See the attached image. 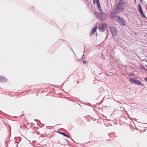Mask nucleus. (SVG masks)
Here are the masks:
<instances>
[{
	"label": "nucleus",
	"mask_w": 147,
	"mask_h": 147,
	"mask_svg": "<svg viewBox=\"0 0 147 147\" xmlns=\"http://www.w3.org/2000/svg\"><path fill=\"white\" fill-rule=\"evenodd\" d=\"M109 29L112 32L113 34H115L116 33V31L115 28L113 27H110Z\"/></svg>",
	"instance_id": "8"
},
{
	"label": "nucleus",
	"mask_w": 147,
	"mask_h": 147,
	"mask_svg": "<svg viewBox=\"0 0 147 147\" xmlns=\"http://www.w3.org/2000/svg\"><path fill=\"white\" fill-rule=\"evenodd\" d=\"M58 132L59 134L62 135H63L64 136H65V137H67V138H71V137L70 136H69L66 135V134H65L63 132H60V131H58Z\"/></svg>",
	"instance_id": "11"
},
{
	"label": "nucleus",
	"mask_w": 147,
	"mask_h": 147,
	"mask_svg": "<svg viewBox=\"0 0 147 147\" xmlns=\"http://www.w3.org/2000/svg\"><path fill=\"white\" fill-rule=\"evenodd\" d=\"M138 10L140 13H141V12H143L141 5L140 4H139L138 5Z\"/></svg>",
	"instance_id": "10"
},
{
	"label": "nucleus",
	"mask_w": 147,
	"mask_h": 147,
	"mask_svg": "<svg viewBox=\"0 0 147 147\" xmlns=\"http://www.w3.org/2000/svg\"><path fill=\"white\" fill-rule=\"evenodd\" d=\"M70 138L71 139V140H72L73 142H74V140H73V139L72 138Z\"/></svg>",
	"instance_id": "18"
},
{
	"label": "nucleus",
	"mask_w": 147,
	"mask_h": 147,
	"mask_svg": "<svg viewBox=\"0 0 147 147\" xmlns=\"http://www.w3.org/2000/svg\"><path fill=\"white\" fill-rule=\"evenodd\" d=\"M97 1H98V3H96V4H97V6L98 7V9L100 11H102V10H101V9L100 8V3H99V0H97Z\"/></svg>",
	"instance_id": "12"
},
{
	"label": "nucleus",
	"mask_w": 147,
	"mask_h": 147,
	"mask_svg": "<svg viewBox=\"0 0 147 147\" xmlns=\"http://www.w3.org/2000/svg\"><path fill=\"white\" fill-rule=\"evenodd\" d=\"M96 30V28L95 27H94L92 30L90 32V35H93L94 33L95 32V31Z\"/></svg>",
	"instance_id": "9"
},
{
	"label": "nucleus",
	"mask_w": 147,
	"mask_h": 147,
	"mask_svg": "<svg viewBox=\"0 0 147 147\" xmlns=\"http://www.w3.org/2000/svg\"><path fill=\"white\" fill-rule=\"evenodd\" d=\"M144 79L145 80L147 81V78H144Z\"/></svg>",
	"instance_id": "17"
},
{
	"label": "nucleus",
	"mask_w": 147,
	"mask_h": 147,
	"mask_svg": "<svg viewBox=\"0 0 147 147\" xmlns=\"http://www.w3.org/2000/svg\"><path fill=\"white\" fill-rule=\"evenodd\" d=\"M127 4L126 1L123 0H119L115 8V12L116 14L123 12L124 10V6Z\"/></svg>",
	"instance_id": "1"
},
{
	"label": "nucleus",
	"mask_w": 147,
	"mask_h": 147,
	"mask_svg": "<svg viewBox=\"0 0 147 147\" xmlns=\"http://www.w3.org/2000/svg\"><path fill=\"white\" fill-rule=\"evenodd\" d=\"M136 84H137L141 86H143L144 85L142 84V83L140 82L139 80H138L137 81Z\"/></svg>",
	"instance_id": "13"
},
{
	"label": "nucleus",
	"mask_w": 147,
	"mask_h": 147,
	"mask_svg": "<svg viewBox=\"0 0 147 147\" xmlns=\"http://www.w3.org/2000/svg\"><path fill=\"white\" fill-rule=\"evenodd\" d=\"M146 9L147 10V7H146Z\"/></svg>",
	"instance_id": "20"
},
{
	"label": "nucleus",
	"mask_w": 147,
	"mask_h": 147,
	"mask_svg": "<svg viewBox=\"0 0 147 147\" xmlns=\"http://www.w3.org/2000/svg\"><path fill=\"white\" fill-rule=\"evenodd\" d=\"M93 0V3L94 4L96 3H98V1H97V0Z\"/></svg>",
	"instance_id": "15"
},
{
	"label": "nucleus",
	"mask_w": 147,
	"mask_h": 147,
	"mask_svg": "<svg viewBox=\"0 0 147 147\" xmlns=\"http://www.w3.org/2000/svg\"><path fill=\"white\" fill-rule=\"evenodd\" d=\"M111 13L110 16V18L111 20H115L117 21V19H118L119 16L116 15V13Z\"/></svg>",
	"instance_id": "5"
},
{
	"label": "nucleus",
	"mask_w": 147,
	"mask_h": 147,
	"mask_svg": "<svg viewBox=\"0 0 147 147\" xmlns=\"http://www.w3.org/2000/svg\"><path fill=\"white\" fill-rule=\"evenodd\" d=\"M138 80H137L135 78H130L129 79V81L132 84H136Z\"/></svg>",
	"instance_id": "6"
},
{
	"label": "nucleus",
	"mask_w": 147,
	"mask_h": 147,
	"mask_svg": "<svg viewBox=\"0 0 147 147\" xmlns=\"http://www.w3.org/2000/svg\"><path fill=\"white\" fill-rule=\"evenodd\" d=\"M142 1V0H140V2H141Z\"/></svg>",
	"instance_id": "19"
},
{
	"label": "nucleus",
	"mask_w": 147,
	"mask_h": 147,
	"mask_svg": "<svg viewBox=\"0 0 147 147\" xmlns=\"http://www.w3.org/2000/svg\"><path fill=\"white\" fill-rule=\"evenodd\" d=\"M107 28V24L106 23H104L100 24L98 26V28L100 32H103L106 30Z\"/></svg>",
	"instance_id": "3"
},
{
	"label": "nucleus",
	"mask_w": 147,
	"mask_h": 147,
	"mask_svg": "<svg viewBox=\"0 0 147 147\" xmlns=\"http://www.w3.org/2000/svg\"><path fill=\"white\" fill-rule=\"evenodd\" d=\"M7 80L4 77L0 76V81L2 82H4L7 81Z\"/></svg>",
	"instance_id": "7"
},
{
	"label": "nucleus",
	"mask_w": 147,
	"mask_h": 147,
	"mask_svg": "<svg viewBox=\"0 0 147 147\" xmlns=\"http://www.w3.org/2000/svg\"><path fill=\"white\" fill-rule=\"evenodd\" d=\"M140 13L141 14V15L143 16L144 18H146V16L144 14L143 12H141Z\"/></svg>",
	"instance_id": "14"
},
{
	"label": "nucleus",
	"mask_w": 147,
	"mask_h": 147,
	"mask_svg": "<svg viewBox=\"0 0 147 147\" xmlns=\"http://www.w3.org/2000/svg\"><path fill=\"white\" fill-rule=\"evenodd\" d=\"M83 63L84 64H86L88 62L87 61H83Z\"/></svg>",
	"instance_id": "16"
},
{
	"label": "nucleus",
	"mask_w": 147,
	"mask_h": 147,
	"mask_svg": "<svg viewBox=\"0 0 147 147\" xmlns=\"http://www.w3.org/2000/svg\"><path fill=\"white\" fill-rule=\"evenodd\" d=\"M117 21L121 25L125 26H126V23L124 20L120 16L118 17V19H117Z\"/></svg>",
	"instance_id": "4"
},
{
	"label": "nucleus",
	"mask_w": 147,
	"mask_h": 147,
	"mask_svg": "<svg viewBox=\"0 0 147 147\" xmlns=\"http://www.w3.org/2000/svg\"><path fill=\"white\" fill-rule=\"evenodd\" d=\"M94 14L96 15V17L102 21L106 20L107 17V14L102 11H101L100 13H98L96 14L94 12Z\"/></svg>",
	"instance_id": "2"
}]
</instances>
